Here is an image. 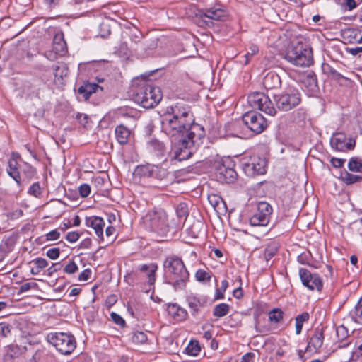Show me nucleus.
<instances>
[{
	"label": "nucleus",
	"mask_w": 362,
	"mask_h": 362,
	"mask_svg": "<svg viewBox=\"0 0 362 362\" xmlns=\"http://www.w3.org/2000/svg\"><path fill=\"white\" fill-rule=\"evenodd\" d=\"M160 119L162 132L170 138L173 158L179 161L189 158V148L199 145L205 136L204 127L194 122L191 107L183 103L168 106Z\"/></svg>",
	"instance_id": "1"
},
{
	"label": "nucleus",
	"mask_w": 362,
	"mask_h": 362,
	"mask_svg": "<svg viewBox=\"0 0 362 362\" xmlns=\"http://www.w3.org/2000/svg\"><path fill=\"white\" fill-rule=\"evenodd\" d=\"M163 267L165 270L166 282L173 286L175 291L185 288L189 274L182 260L177 256L166 257Z\"/></svg>",
	"instance_id": "2"
},
{
	"label": "nucleus",
	"mask_w": 362,
	"mask_h": 362,
	"mask_svg": "<svg viewBox=\"0 0 362 362\" xmlns=\"http://www.w3.org/2000/svg\"><path fill=\"white\" fill-rule=\"evenodd\" d=\"M132 98L137 104L148 109L154 107L160 103L162 99V93L158 87L144 81L135 87Z\"/></svg>",
	"instance_id": "3"
},
{
	"label": "nucleus",
	"mask_w": 362,
	"mask_h": 362,
	"mask_svg": "<svg viewBox=\"0 0 362 362\" xmlns=\"http://www.w3.org/2000/svg\"><path fill=\"white\" fill-rule=\"evenodd\" d=\"M284 59L300 67H308L314 62L311 47L301 42L290 45L286 51Z\"/></svg>",
	"instance_id": "4"
},
{
	"label": "nucleus",
	"mask_w": 362,
	"mask_h": 362,
	"mask_svg": "<svg viewBox=\"0 0 362 362\" xmlns=\"http://www.w3.org/2000/svg\"><path fill=\"white\" fill-rule=\"evenodd\" d=\"M47 341L64 355L71 354L76 347L75 337L71 334L52 332L47 335Z\"/></svg>",
	"instance_id": "5"
},
{
	"label": "nucleus",
	"mask_w": 362,
	"mask_h": 362,
	"mask_svg": "<svg viewBox=\"0 0 362 362\" xmlns=\"http://www.w3.org/2000/svg\"><path fill=\"white\" fill-rule=\"evenodd\" d=\"M7 173L16 181L17 185L21 186V175L23 174L27 179H31L34 177L35 171L27 163L23 161L19 163L16 158H12L8 160Z\"/></svg>",
	"instance_id": "6"
},
{
	"label": "nucleus",
	"mask_w": 362,
	"mask_h": 362,
	"mask_svg": "<svg viewBox=\"0 0 362 362\" xmlns=\"http://www.w3.org/2000/svg\"><path fill=\"white\" fill-rule=\"evenodd\" d=\"M144 222L146 227L152 231H164L168 227L167 214L161 209L153 210L144 217Z\"/></svg>",
	"instance_id": "7"
},
{
	"label": "nucleus",
	"mask_w": 362,
	"mask_h": 362,
	"mask_svg": "<svg viewBox=\"0 0 362 362\" xmlns=\"http://www.w3.org/2000/svg\"><path fill=\"white\" fill-rule=\"evenodd\" d=\"M301 101L300 93L298 89L289 87L276 100L279 110L289 111L296 107Z\"/></svg>",
	"instance_id": "8"
},
{
	"label": "nucleus",
	"mask_w": 362,
	"mask_h": 362,
	"mask_svg": "<svg viewBox=\"0 0 362 362\" xmlns=\"http://www.w3.org/2000/svg\"><path fill=\"white\" fill-rule=\"evenodd\" d=\"M241 165L243 170L249 177L263 175L266 173V160L257 155L243 158Z\"/></svg>",
	"instance_id": "9"
},
{
	"label": "nucleus",
	"mask_w": 362,
	"mask_h": 362,
	"mask_svg": "<svg viewBox=\"0 0 362 362\" xmlns=\"http://www.w3.org/2000/svg\"><path fill=\"white\" fill-rule=\"evenodd\" d=\"M249 105L254 109L259 110L266 114L274 116L276 110L269 98L263 93H252L247 97Z\"/></svg>",
	"instance_id": "10"
},
{
	"label": "nucleus",
	"mask_w": 362,
	"mask_h": 362,
	"mask_svg": "<svg viewBox=\"0 0 362 362\" xmlns=\"http://www.w3.org/2000/svg\"><path fill=\"white\" fill-rule=\"evenodd\" d=\"M272 213V207L266 202H261L257 204V212L250 218L252 226H265L269 222Z\"/></svg>",
	"instance_id": "11"
},
{
	"label": "nucleus",
	"mask_w": 362,
	"mask_h": 362,
	"mask_svg": "<svg viewBox=\"0 0 362 362\" xmlns=\"http://www.w3.org/2000/svg\"><path fill=\"white\" fill-rule=\"evenodd\" d=\"M243 123L253 132L262 133L267 127L264 117L256 112H247L243 115Z\"/></svg>",
	"instance_id": "12"
},
{
	"label": "nucleus",
	"mask_w": 362,
	"mask_h": 362,
	"mask_svg": "<svg viewBox=\"0 0 362 362\" xmlns=\"http://www.w3.org/2000/svg\"><path fill=\"white\" fill-rule=\"evenodd\" d=\"M330 145L336 151L346 152L354 148L356 141L346 136L345 134L339 132L333 134L330 139Z\"/></svg>",
	"instance_id": "13"
},
{
	"label": "nucleus",
	"mask_w": 362,
	"mask_h": 362,
	"mask_svg": "<svg viewBox=\"0 0 362 362\" xmlns=\"http://www.w3.org/2000/svg\"><path fill=\"white\" fill-rule=\"evenodd\" d=\"M299 276L303 285L311 291L317 290L320 291L322 288V281L319 274L311 273L305 268L299 269Z\"/></svg>",
	"instance_id": "14"
},
{
	"label": "nucleus",
	"mask_w": 362,
	"mask_h": 362,
	"mask_svg": "<svg viewBox=\"0 0 362 362\" xmlns=\"http://www.w3.org/2000/svg\"><path fill=\"white\" fill-rule=\"evenodd\" d=\"M67 52L66 43L62 34H57L53 39L52 50L45 53L49 60H54L57 56H64Z\"/></svg>",
	"instance_id": "15"
},
{
	"label": "nucleus",
	"mask_w": 362,
	"mask_h": 362,
	"mask_svg": "<svg viewBox=\"0 0 362 362\" xmlns=\"http://www.w3.org/2000/svg\"><path fill=\"white\" fill-rule=\"evenodd\" d=\"M216 176L221 182L230 183L236 180L237 173L233 168L222 165L217 168Z\"/></svg>",
	"instance_id": "16"
},
{
	"label": "nucleus",
	"mask_w": 362,
	"mask_h": 362,
	"mask_svg": "<svg viewBox=\"0 0 362 362\" xmlns=\"http://www.w3.org/2000/svg\"><path fill=\"white\" fill-rule=\"evenodd\" d=\"M85 223L87 227L92 228L95 230L96 235L103 240L105 221L102 218L98 216L86 217Z\"/></svg>",
	"instance_id": "17"
},
{
	"label": "nucleus",
	"mask_w": 362,
	"mask_h": 362,
	"mask_svg": "<svg viewBox=\"0 0 362 362\" xmlns=\"http://www.w3.org/2000/svg\"><path fill=\"white\" fill-rule=\"evenodd\" d=\"M207 299L206 297H199L196 296H189L187 303L191 313L193 315H197L200 309L206 305Z\"/></svg>",
	"instance_id": "18"
},
{
	"label": "nucleus",
	"mask_w": 362,
	"mask_h": 362,
	"mask_svg": "<svg viewBox=\"0 0 362 362\" xmlns=\"http://www.w3.org/2000/svg\"><path fill=\"white\" fill-rule=\"evenodd\" d=\"M158 269V266L155 263L148 264H143L140 267L139 271L144 274L148 279V283L150 286H153L156 281V272Z\"/></svg>",
	"instance_id": "19"
},
{
	"label": "nucleus",
	"mask_w": 362,
	"mask_h": 362,
	"mask_svg": "<svg viewBox=\"0 0 362 362\" xmlns=\"http://www.w3.org/2000/svg\"><path fill=\"white\" fill-rule=\"evenodd\" d=\"M115 134L117 142L121 145H124L129 140L131 131L126 126L119 124L115 127Z\"/></svg>",
	"instance_id": "20"
},
{
	"label": "nucleus",
	"mask_w": 362,
	"mask_h": 362,
	"mask_svg": "<svg viewBox=\"0 0 362 362\" xmlns=\"http://www.w3.org/2000/svg\"><path fill=\"white\" fill-rule=\"evenodd\" d=\"M324 340L323 333L321 330H315L310 337L306 350L312 351L318 350L322 345Z\"/></svg>",
	"instance_id": "21"
},
{
	"label": "nucleus",
	"mask_w": 362,
	"mask_h": 362,
	"mask_svg": "<svg viewBox=\"0 0 362 362\" xmlns=\"http://www.w3.org/2000/svg\"><path fill=\"white\" fill-rule=\"evenodd\" d=\"M263 85L267 89L279 88L281 86V79L279 76L273 71L267 73L264 77Z\"/></svg>",
	"instance_id": "22"
},
{
	"label": "nucleus",
	"mask_w": 362,
	"mask_h": 362,
	"mask_svg": "<svg viewBox=\"0 0 362 362\" xmlns=\"http://www.w3.org/2000/svg\"><path fill=\"white\" fill-rule=\"evenodd\" d=\"M54 80L57 83L60 84L63 83L64 77H66L69 74V68L67 65L64 62H58L54 66Z\"/></svg>",
	"instance_id": "23"
},
{
	"label": "nucleus",
	"mask_w": 362,
	"mask_h": 362,
	"mask_svg": "<svg viewBox=\"0 0 362 362\" xmlns=\"http://www.w3.org/2000/svg\"><path fill=\"white\" fill-rule=\"evenodd\" d=\"M204 16L212 20L221 21L225 17V11L218 7H211L204 10Z\"/></svg>",
	"instance_id": "24"
},
{
	"label": "nucleus",
	"mask_w": 362,
	"mask_h": 362,
	"mask_svg": "<svg viewBox=\"0 0 362 362\" xmlns=\"http://www.w3.org/2000/svg\"><path fill=\"white\" fill-rule=\"evenodd\" d=\"M167 311L170 315L177 320H181L187 315V312L177 304H169Z\"/></svg>",
	"instance_id": "25"
},
{
	"label": "nucleus",
	"mask_w": 362,
	"mask_h": 362,
	"mask_svg": "<svg viewBox=\"0 0 362 362\" xmlns=\"http://www.w3.org/2000/svg\"><path fill=\"white\" fill-rule=\"evenodd\" d=\"M164 165V163L162 165H153L151 177L159 180H165L169 175V172L167 168H165Z\"/></svg>",
	"instance_id": "26"
},
{
	"label": "nucleus",
	"mask_w": 362,
	"mask_h": 362,
	"mask_svg": "<svg viewBox=\"0 0 362 362\" xmlns=\"http://www.w3.org/2000/svg\"><path fill=\"white\" fill-rule=\"evenodd\" d=\"M302 83L308 91H315L317 88V81L315 75L308 74L303 77Z\"/></svg>",
	"instance_id": "27"
},
{
	"label": "nucleus",
	"mask_w": 362,
	"mask_h": 362,
	"mask_svg": "<svg viewBox=\"0 0 362 362\" xmlns=\"http://www.w3.org/2000/svg\"><path fill=\"white\" fill-rule=\"evenodd\" d=\"M349 315L354 322L362 325V298L350 311Z\"/></svg>",
	"instance_id": "28"
},
{
	"label": "nucleus",
	"mask_w": 362,
	"mask_h": 362,
	"mask_svg": "<svg viewBox=\"0 0 362 362\" xmlns=\"http://www.w3.org/2000/svg\"><path fill=\"white\" fill-rule=\"evenodd\" d=\"M152 170V164L142 165L136 168L134 174L139 177H151Z\"/></svg>",
	"instance_id": "29"
},
{
	"label": "nucleus",
	"mask_w": 362,
	"mask_h": 362,
	"mask_svg": "<svg viewBox=\"0 0 362 362\" xmlns=\"http://www.w3.org/2000/svg\"><path fill=\"white\" fill-rule=\"evenodd\" d=\"M310 315L308 312H303L296 317V334H300L302 332L303 323L309 320Z\"/></svg>",
	"instance_id": "30"
},
{
	"label": "nucleus",
	"mask_w": 362,
	"mask_h": 362,
	"mask_svg": "<svg viewBox=\"0 0 362 362\" xmlns=\"http://www.w3.org/2000/svg\"><path fill=\"white\" fill-rule=\"evenodd\" d=\"M348 168L351 172H362V159L359 157H351L349 160Z\"/></svg>",
	"instance_id": "31"
},
{
	"label": "nucleus",
	"mask_w": 362,
	"mask_h": 362,
	"mask_svg": "<svg viewBox=\"0 0 362 362\" xmlns=\"http://www.w3.org/2000/svg\"><path fill=\"white\" fill-rule=\"evenodd\" d=\"M230 306L227 303L216 305L213 310V315L218 317L226 316L229 312Z\"/></svg>",
	"instance_id": "32"
},
{
	"label": "nucleus",
	"mask_w": 362,
	"mask_h": 362,
	"mask_svg": "<svg viewBox=\"0 0 362 362\" xmlns=\"http://www.w3.org/2000/svg\"><path fill=\"white\" fill-rule=\"evenodd\" d=\"M284 316L283 311L279 308H274L269 313V320L271 322L278 323Z\"/></svg>",
	"instance_id": "33"
},
{
	"label": "nucleus",
	"mask_w": 362,
	"mask_h": 362,
	"mask_svg": "<svg viewBox=\"0 0 362 362\" xmlns=\"http://www.w3.org/2000/svg\"><path fill=\"white\" fill-rule=\"evenodd\" d=\"M278 250V246L277 244L275 243H269L264 250V259L267 261H269L270 259H272L277 252Z\"/></svg>",
	"instance_id": "34"
},
{
	"label": "nucleus",
	"mask_w": 362,
	"mask_h": 362,
	"mask_svg": "<svg viewBox=\"0 0 362 362\" xmlns=\"http://www.w3.org/2000/svg\"><path fill=\"white\" fill-rule=\"evenodd\" d=\"M357 350L353 354L350 362H362V339L356 342Z\"/></svg>",
	"instance_id": "35"
},
{
	"label": "nucleus",
	"mask_w": 362,
	"mask_h": 362,
	"mask_svg": "<svg viewBox=\"0 0 362 362\" xmlns=\"http://www.w3.org/2000/svg\"><path fill=\"white\" fill-rule=\"evenodd\" d=\"M195 278L199 282H209L211 278V273L203 269H198L195 274Z\"/></svg>",
	"instance_id": "36"
},
{
	"label": "nucleus",
	"mask_w": 362,
	"mask_h": 362,
	"mask_svg": "<svg viewBox=\"0 0 362 362\" xmlns=\"http://www.w3.org/2000/svg\"><path fill=\"white\" fill-rule=\"evenodd\" d=\"M228 282L227 280H223L221 281V288H216V293L214 296V300H218L221 299H224V292L226 291L227 288L228 287Z\"/></svg>",
	"instance_id": "37"
},
{
	"label": "nucleus",
	"mask_w": 362,
	"mask_h": 362,
	"mask_svg": "<svg viewBox=\"0 0 362 362\" xmlns=\"http://www.w3.org/2000/svg\"><path fill=\"white\" fill-rule=\"evenodd\" d=\"M185 351L188 355L196 356L200 351V346L197 341H191L185 349Z\"/></svg>",
	"instance_id": "38"
},
{
	"label": "nucleus",
	"mask_w": 362,
	"mask_h": 362,
	"mask_svg": "<svg viewBox=\"0 0 362 362\" xmlns=\"http://www.w3.org/2000/svg\"><path fill=\"white\" fill-rule=\"evenodd\" d=\"M78 92L82 94L83 98L87 100L89 98L93 92H94V87L90 84L81 86L78 88Z\"/></svg>",
	"instance_id": "39"
},
{
	"label": "nucleus",
	"mask_w": 362,
	"mask_h": 362,
	"mask_svg": "<svg viewBox=\"0 0 362 362\" xmlns=\"http://www.w3.org/2000/svg\"><path fill=\"white\" fill-rule=\"evenodd\" d=\"M343 180L347 185H351L358 182H361L362 180V176L353 175L348 172H345L344 175L343 177Z\"/></svg>",
	"instance_id": "40"
},
{
	"label": "nucleus",
	"mask_w": 362,
	"mask_h": 362,
	"mask_svg": "<svg viewBox=\"0 0 362 362\" xmlns=\"http://www.w3.org/2000/svg\"><path fill=\"white\" fill-rule=\"evenodd\" d=\"M176 214L179 218H186L188 216V207L186 203L181 202L177 206Z\"/></svg>",
	"instance_id": "41"
},
{
	"label": "nucleus",
	"mask_w": 362,
	"mask_h": 362,
	"mask_svg": "<svg viewBox=\"0 0 362 362\" xmlns=\"http://www.w3.org/2000/svg\"><path fill=\"white\" fill-rule=\"evenodd\" d=\"M147 335L143 332H136L133 334L132 341L135 344H144L147 341Z\"/></svg>",
	"instance_id": "42"
},
{
	"label": "nucleus",
	"mask_w": 362,
	"mask_h": 362,
	"mask_svg": "<svg viewBox=\"0 0 362 362\" xmlns=\"http://www.w3.org/2000/svg\"><path fill=\"white\" fill-rule=\"evenodd\" d=\"M329 74L330 77L332 78V79H333L337 82H339L342 79L348 80V78L343 76L340 73H339L337 70H335L334 69H333L332 67H329Z\"/></svg>",
	"instance_id": "43"
},
{
	"label": "nucleus",
	"mask_w": 362,
	"mask_h": 362,
	"mask_svg": "<svg viewBox=\"0 0 362 362\" xmlns=\"http://www.w3.org/2000/svg\"><path fill=\"white\" fill-rule=\"evenodd\" d=\"M60 235V232L57 229H54L45 234V236L47 241H54L58 240Z\"/></svg>",
	"instance_id": "44"
},
{
	"label": "nucleus",
	"mask_w": 362,
	"mask_h": 362,
	"mask_svg": "<svg viewBox=\"0 0 362 362\" xmlns=\"http://www.w3.org/2000/svg\"><path fill=\"white\" fill-rule=\"evenodd\" d=\"M28 193L37 197L41 194V188L38 182L33 183L28 189Z\"/></svg>",
	"instance_id": "45"
},
{
	"label": "nucleus",
	"mask_w": 362,
	"mask_h": 362,
	"mask_svg": "<svg viewBox=\"0 0 362 362\" xmlns=\"http://www.w3.org/2000/svg\"><path fill=\"white\" fill-rule=\"evenodd\" d=\"M11 325H8L6 322H1L0 323V334L4 337H6L8 336V334L11 332Z\"/></svg>",
	"instance_id": "46"
},
{
	"label": "nucleus",
	"mask_w": 362,
	"mask_h": 362,
	"mask_svg": "<svg viewBox=\"0 0 362 362\" xmlns=\"http://www.w3.org/2000/svg\"><path fill=\"white\" fill-rule=\"evenodd\" d=\"M81 236V233L76 231H71L69 232L66 235V240L71 243H76L78 241Z\"/></svg>",
	"instance_id": "47"
},
{
	"label": "nucleus",
	"mask_w": 362,
	"mask_h": 362,
	"mask_svg": "<svg viewBox=\"0 0 362 362\" xmlns=\"http://www.w3.org/2000/svg\"><path fill=\"white\" fill-rule=\"evenodd\" d=\"M59 255H60V250L57 247L50 248L46 252V255L51 259H58L59 257Z\"/></svg>",
	"instance_id": "48"
},
{
	"label": "nucleus",
	"mask_w": 362,
	"mask_h": 362,
	"mask_svg": "<svg viewBox=\"0 0 362 362\" xmlns=\"http://www.w3.org/2000/svg\"><path fill=\"white\" fill-rule=\"evenodd\" d=\"M78 266L76 264L71 261L68 264H66L64 269L65 273L69 274H74L78 270Z\"/></svg>",
	"instance_id": "49"
},
{
	"label": "nucleus",
	"mask_w": 362,
	"mask_h": 362,
	"mask_svg": "<svg viewBox=\"0 0 362 362\" xmlns=\"http://www.w3.org/2000/svg\"><path fill=\"white\" fill-rule=\"evenodd\" d=\"M35 90V87L29 81H26L24 83L23 86V93L30 95L33 93Z\"/></svg>",
	"instance_id": "50"
},
{
	"label": "nucleus",
	"mask_w": 362,
	"mask_h": 362,
	"mask_svg": "<svg viewBox=\"0 0 362 362\" xmlns=\"http://www.w3.org/2000/svg\"><path fill=\"white\" fill-rule=\"evenodd\" d=\"M78 192L82 197H87L90 193V187L88 184H83L78 187Z\"/></svg>",
	"instance_id": "51"
},
{
	"label": "nucleus",
	"mask_w": 362,
	"mask_h": 362,
	"mask_svg": "<svg viewBox=\"0 0 362 362\" xmlns=\"http://www.w3.org/2000/svg\"><path fill=\"white\" fill-rule=\"evenodd\" d=\"M111 319L112 321L118 325L124 327L125 325L124 320L117 313L112 312L110 314Z\"/></svg>",
	"instance_id": "52"
},
{
	"label": "nucleus",
	"mask_w": 362,
	"mask_h": 362,
	"mask_svg": "<svg viewBox=\"0 0 362 362\" xmlns=\"http://www.w3.org/2000/svg\"><path fill=\"white\" fill-rule=\"evenodd\" d=\"M33 263L41 271L42 269L45 268L48 265L47 261L44 258H36L33 260Z\"/></svg>",
	"instance_id": "53"
},
{
	"label": "nucleus",
	"mask_w": 362,
	"mask_h": 362,
	"mask_svg": "<svg viewBox=\"0 0 362 362\" xmlns=\"http://www.w3.org/2000/svg\"><path fill=\"white\" fill-rule=\"evenodd\" d=\"M37 284L35 282H28L22 284L19 288L21 293H25L33 288H36Z\"/></svg>",
	"instance_id": "54"
},
{
	"label": "nucleus",
	"mask_w": 362,
	"mask_h": 362,
	"mask_svg": "<svg viewBox=\"0 0 362 362\" xmlns=\"http://www.w3.org/2000/svg\"><path fill=\"white\" fill-rule=\"evenodd\" d=\"M345 161L346 160L342 158H332L330 159L332 165L335 168H341L344 165Z\"/></svg>",
	"instance_id": "55"
},
{
	"label": "nucleus",
	"mask_w": 362,
	"mask_h": 362,
	"mask_svg": "<svg viewBox=\"0 0 362 362\" xmlns=\"http://www.w3.org/2000/svg\"><path fill=\"white\" fill-rule=\"evenodd\" d=\"M91 275V271L89 269H84L78 277V279L81 281H85L90 279Z\"/></svg>",
	"instance_id": "56"
},
{
	"label": "nucleus",
	"mask_w": 362,
	"mask_h": 362,
	"mask_svg": "<svg viewBox=\"0 0 362 362\" xmlns=\"http://www.w3.org/2000/svg\"><path fill=\"white\" fill-rule=\"evenodd\" d=\"M23 215V211L21 209H16L8 214L7 216L11 220L18 219Z\"/></svg>",
	"instance_id": "57"
},
{
	"label": "nucleus",
	"mask_w": 362,
	"mask_h": 362,
	"mask_svg": "<svg viewBox=\"0 0 362 362\" xmlns=\"http://www.w3.org/2000/svg\"><path fill=\"white\" fill-rule=\"evenodd\" d=\"M62 267V266L60 263H53L47 269L48 275L52 276L54 273L60 270Z\"/></svg>",
	"instance_id": "58"
},
{
	"label": "nucleus",
	"mask_w": 362,
	"mask_h": 362,
	"mask_svg": "<svg viewBox=\"0 0 362 362\" xmlns=\"http://www.w3.org/2000/svg\"><path fill=\"white\" fill-rule=\"evenodd\" d=\"M92 240L90 238H85L79 245V247L82 249H89L91 246Z\"/></svg>",
	"instance_id": "59"
},
{
	"label": "nucleus",
	"mask_w": 362,
	"mask_h": 362,
	"mask_svg": "<svg viewBox=\"0 0 362 362\" xmlns=\"http://www.w3.org/2000/svg\"><path fill=\"white\" fill-rule=\"evenodd\" d=\"M347 52L353 56H356L357 54L362 53V46L348 48Z\"/></svg>",
	"instance_id": "60"
},
{
	"label": "nucleus",
	"mask_w": 362,
	"mask_h": 362,
	"mask_svg": "<svg viewBox=\"0 0 362 362\" xmlns=\"http://www.w3.org/2000/svg\"><path fill=\"white\" fill-rule=\"evenodd\" d=\"M254 354L247 353L241 358V362H253Z\"/></svg>",
	"instance_id": "61"
},
{
	"label": "nucleus",
	"mask_w": 362,
	"mask_h": 362,
	"mask_svg": "<svg viewBox=\"0 0 362 362\" xmlns=\"http://www.w3.org/2000/svg\"><path fill=\"white\" fill-rule=\"evenodd\" d=\"M346 5L348 6L349 11H352L357 7V4L355 0H344Z\"/></svg>",
	"instance_id": "62"
},
{
	"label": "nucleus",
	"mask_w": 362,
	"mask_h": 362,
	"mask_svg": "<svg viewBox=\"0 0 362 362\" xmlns=\"http://www.w3.org/2000/svg\"><path fill=\"white\" fill-rule=\"evenodd\" d=\"M42 351L37 350L35 354L33 355L31 361L33 362H37L40 360L42 356Z\"/></svg>",
	"instance_id": "63"
},
{
	"label": "nucleus",
	"mask_w": 362,
	"mask_h": 362,
	"mask_svg": "<svg viewBox=\"0 0 362 362\" xmlns=\"http://www.w3.org/2000/svg\"><path fill=\"white\" fill-rule=\"evenodd\" d=\"M233 296L236 298H240L243 296V290L241 287H239L233 291Z\"/></svg>",
	"instance_id": "64"
}]
</instances>
